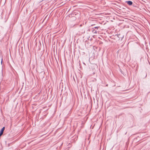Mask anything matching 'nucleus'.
I'll return each mask as SVG.
<instances>
[{"label":"nucleus","mask_w":150,"mask_h":150,"mask_svg":"<svg viewBox=\"0 0 150 150\" xmlns=\"http://www.w3.org/2000/svg\"><path fill=\"white\" fill-rule=\"evenodd\" d=\"M117 36L118 38H119V40H120V41H122L124 38V36L122 35H120L119 34L117 35Z\"/></svg>","instance_id":"obj_1"},{"label":"nucleus","mask_w":150,"mask_h":150,"mask_svg":"<svg viewBox=\"0 0 150 150\" xmlns=\"http://www.w3.org/2000/svg\"><path fill=\"white\" fill-rule=\"evenodd\" d=\"M5 129V127H3L0 131V137L3 134L4 131Z\"/></svg>","instance_id":"obj_2"},{"label":"nucleus","mask_w":150,"mask_h":150,"mask_svg":"<svg viewBox=\"0 0 150 150\" xmlns=\"http://www.w3.org/2000/svg\"><path fill=\"white\" fill-rule=\"evenodd\" d=\"M126 3L129 6L132 5L133 4L132 1H126Z\"/></svg>","instance_id":"obj_3"},{"label":"nucleus","mask_w":150,"mask_h":150,"mask_svg":"<svg viewBox=\"0 0 150 150\" xmlns=\"http://www.w3.org/2000/svg\"><path fill=\"white\" fill-rule=\"evenodd\" d=\"M92 31L93 33H96L97 31L95 29H94L93 28L92 30Z\"/></svg>","instance_id":"obj_4"},{"label":"nucleus","mask_w":150,"mask_h":150,"mask_svg":"<svg viewBox=\"0 0 150 150\" xmlns=\"http://www.w3.org/2000/svg\"><path fill=\"white\" fill-rule=\"evenodd\" d=\"M100 27L99 26H98V27H94V28H96V29H98V28H99Z\"/></svg>","instance_id":"obj_5"},{"label":"nucleus","mask_w":150,"mask_h":150,"mask_svg":"<svg viewBox=\"0 0 150 150\" xmlns=\"http://www.w3.org/2000/svg\"><path fill=\"white\" fill-rule=\"evenodd\" d=\"M1 64H2V58L1 59Z\"/></svg>","instance_id":"obj_6"}]
</instances>
